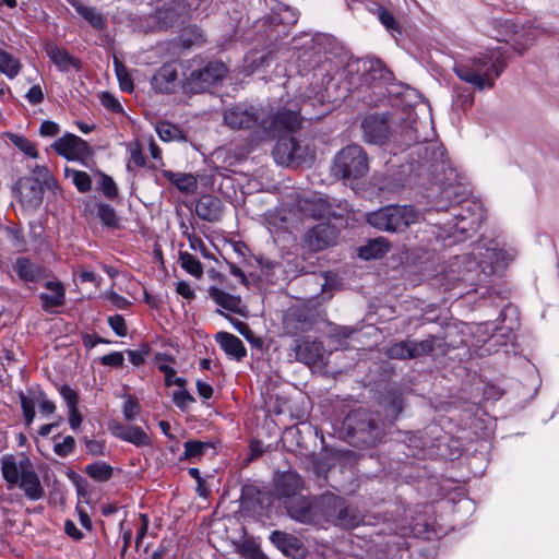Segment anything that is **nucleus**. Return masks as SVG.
I'll use <instances>...</instances> for the list:
<instances>
[{
	"instance_id": "f257e3e1",
	"label": "nucleus",
	"mask_w": 559,
	"mask_h": 559,
	"mask_svg": "<svg viewBox=\"0 0 559 559\" xmlns=\"http://www.w3.org/2000/svg\"><path fill=\"white\" fill-rule=\"evenodd\" d=\"M417 153L427 164L424 170L431 174L436 183L442 187L441 199L436 202L435 210L451 211L453 218L444 224V233L449 237H455L456 234L465 235L476 230L484 218L481 204L461 198L463 188L453 185L456 171L447 158L444 147L439 142H431L418 146Z\"/></svg>"
},
{
	"instance_id": "f03ea898",
	"label": "nucleus",
	"mask_w": 559,
	"mask_h": 559,
	"mask_svg": "<svg viewBox=\"0 0 559 559\" xmlns=\"http://www.w3.org/2000/svg\"><path fill=\"white\" fill-rule=\"evenodd\" d=\"M224 122L231 129L250 130L254 140L262 141L299 128L300 117L293 108L239 104L225 110Z\"/></svg>"
},
{
	"instance_id": "7ed1b4c3",
	"label": "nucleus",
	"mask_w": 559,
	"mask_h": 559,
	"mask_svg": "<svg viewBox=\"0 0 559 559\" xmlns=\"http://www.w3.org/2000/svg\"><path fill=\"white\" fill-rule=\"evenodd\" d=\"M361 130L365 142L370 144H383L391 134L400 132L405 142L412 145V155L417 156L416 163L419 167L423 169L427 167L423 158H419L417 148L435 141L429 140L431 135L429 123L418 120L413 110H407L402 116L392 117L378 114L369 115L361 121Z\"/></svg>"
},
{
	"instance_id": "20e7f679",
	"label": "nucleus",
	"mask_w": 559,
	"mask_h": 559,
	"mask_svg": "<svg viewBox=\"0 0 559 559\" xmlns=\"http://www.w3.org/2000/svg\"><path fill=\"white\" fill-rule=\"evenodd\" d=\"M506 67V58L501 48H492L456 63L453 70L462 81L478 90H484L493 87L495 81Z\"/></svg>"
},
{
	"instance_id": "39448f33",
	"label": "nucleus",
	"mask_w": 559,
	"mask_h": 559,
	"mask_svg": "<svg viewBox=\"0 0 559 559\" xmlns=\"http://www.w3.org/2000/svg\"><path fill=\"white\" fill-rule=\"evenodd\" d=\"M0 468L8 489L19 488L32 501L40 500L45 496L35 466L24 453L3 455L0 459Z\"/></svg>"
},
{
	"instance_id": "423d86ee",
	"label": "nucleus",
	"mask_w": 559,
	"mask_h": 559,
	"mask_svg": "<svg viewBox=\"0 0 559 559\" xmlns=\"http://www.w3.org/2000/svg\"><path fill=\"white\" fill-rule=\"evenodd\" d=\"M349 443L355 447H374L384 436L383 423H379L368 409H356L344 420Z\"/></svg>"
},
{
	"instance_id": "0eeeda50",
	"label": "nucleus",
	"mask_w": 559,
	"mask_h": 559,
	"mask_svg": "<svg viewBox=\"0 0 559 559\" xmlns=\"http://www.w3.org/2000/svg\"><path fill=\"white\" fill-rule=\"evenodd\" d=\"M419 213L412 205H388L366 214L367 223L381 231L402 233L418 221Z\"/></svg>"
},
{
	"instance_id": "6e6552de",
	"label": "nucleus",
	"mask_w": 559,
	"mask_h": 559,
	"mask_svg": "<svg viewBox=\"0 0 559 559\" xmlns=\"http://www.w3.org/2000/svg\"><path fill=\"white\" fill-rule=\"evenodd\" d=\"M368 171V155L358 144L347 145L337 152L331 167L332 175L344 180L359 179Z\"/></svg>"
},
{
	"instance_id": "1a4fd4ad",
	"label": "nucleus",
	"mask_w": 559,
	"mask_h": 559,
	"mask_svg": "<svg viewBox=\"0 0 559 559\" xmlns=\"http://www.w3.org/2000/svg\"><path fill=\"white\" fill-rule=\"evenodd\" d=\"M448 344L440 337L429 335L423 341L404 340L391 344L384 354L391 359L406 360L426 355L443 356L448 353Z\"/></svg>"
},
{
	"instance_id": "9d476101",
	"label": "nucleus",
	"mask_w": 559,
	"mask_h": 559,
	"mask_svg": "<svg viewBox=\"0 0 559 559\" xmlns=\"http://www.w3.org/2000/svg\"><path fill=\"white\" fill-rule=\"evenodd\" d=\"M468 255L472 261H468L467 270L480 269L485 276L501 272L513 258L512 254L498 248L493 242L475 245Z\"/></svg>"
},
{
	"instance_id": "9b49d317",
	"label": "nucleus",
	"mask_w": 559,
	"mask_h": 559,
	"mask_svg": "<svg viewBox=\"0 0 559 559\" xmlns=\"http://www.w3.org/2000/svg\"><path fill=\"white\" fill-rule=\"evenodd\" d=\"M227 74L223 62L210 61L201 69L193 70L183 82V90L188 93H201L222 81Z\"/></svg>"
},
{
	"instance_id": "f8f14e48",
	"label": "nucleus",
	"mask_w": 559,
	"mask_h": 559,
	"mask_svg": "<svg viewBox=\"0 0 559 559\" xmlns=\"http://www.w3.org/2000/svg\"><path fill=\"white\" fill-rule=\"evenodd\" d=\"M55 152L68 160L85 163L91 156V148L80 136L67 133L52 144Z\"/></svg>"
},
{
	"instance_id": "ddd939ff",
	"label": "nucleus",
	"mask_w": 559,
	"mask_h": 559,
	"mask_svg": "<svg viewBox=\"0 0 559 559\" xmlns=\"http://www.w3.org/2000/svg\"><path fill=\"white\" fill-rule=\"evenodd\" d=\"M337 508H340V497L334 493H324L319 498H314L312 525H335Z\"/></svg>"
},
{
	"instance_id": "4468645a",
	"label": "nucleus",
	"mask_w": 559,
	"mask_h": 559,
	"mask_svg": "<svg viewBox=\"0 0 559 559\" xmlns=\"http://www.w3.org/2000/svg\"><path fill=\"white\" fill-rule=\"evenodd\" d=\"M293 350L295 353V359L302 364L317 366L323 361L324 346L319 341H310L308 338L298 340Z\"/></svg>"
},
{
	"instance_id": "2eb2a0df",
	"label": "nucleus",
	"mask_w": 559,
	"mask_h": 559,
	"mask_svg": "<svg viewBox=\"0 0 559 559\" xmlns=\"http://www.w3.org/2000/svg\"><path fill=\"white\" fill-rule=\"evenodd\" d=\"M179 85L178 70L174 63H165L151 79V86L156 93H174Z\"/></svg>"
},
{
	"instance_id": "dca6fc26",
	"label": "nucleus",
	"mask_w": 559,
	"mask_h": 559,
	"mask_svg": "<svg viewBox=\"0 0 559 559\" xmlns=\"http://www.w3.org/2000/svg\"><path fill=\"white\" fill-rule=\"evenodd\" d=\"M44 189H46L43 185H40L37 179H27L21 178L17 181V191L20 195L21 202L29 209H37L44 198Z\"/></svg>"
},
{
	"instance_id": "f3484780",
	"label": "nucleus",
	"mask_w": 559,
	"mask_h": 559,
	"mask_svg": "<svg viewBox=\"0 0 559 559\" xmlns=\"http://www.w3.org/2000/svg\"><path fill=\"white\" fill-rule=\"evenodd\" d=\"M45 52L61 72H68L71 69L79 71L82 68L80 59L71 56L66 49L60 48L55 43H47L45 45Z\"/></svg>"
},
{
	"instance_id": "a211bd4d",
	"label": "nucleus",
	"mask_w": 559,
	"mask_h": 559,
	"mask_svg": "<svg viewBox=\"0 0 559 559\" xmlns=\"http://www.w3.org/2000/svg\"><path fill=\"white\" fill-rule=\"evenodd\" d=\"M546 28L536 25L533 22L526 23L518 29L516 36L513 38L512 48L520 55L526 51L535 40L546 34Z\"/></svg>"
},
{
	"instance_id": "6ab92c4d",
	"label": "nucleus",
	"mask_w": 559,
	"mask_h": 559,
	"mask_svg": "<svg viewBox=\"0 0 559 559\" xmlns=\"http://www.w3.org/2000/svg\"><path fill=\"white\" fill-rule=\"evenodd\" d=\"M285 508L292 519L300 523L312 524L313 499L309 500L304 496L293 497L285 501Z\"/></svg>"
},
{
	"instance_id": "aec40b11",
	"label": "nucleus",
	"mask_w": 559,
	"mask_h": 559,
	"mask_svg": "<svg viewBox=\"0 0 559 559\" xmlns=\"http://www.w3.org/2000/svg\"><path fill=\"white\" fill-rule=\"evenodd\" d=\"M336 239V230L328 224H318L306 235V242L313 251H320Z\"/></svg>"
},
{
	"instance_id": "412c9836",
	"label": "nucleus",
	"mask_w": 559,
	"mask_h": 559,
	"mask_svg": "<svg viewBox=\"0 0 559 559\" xmlns=\"http://www.w3.org/2000/svg\"><path fill=\"white\" fill-rule=\"evenodd\" d=\"M45 288L48 289L49 293H41L39 295L41 307L45 311H51L53 308L64 305L66 289L62 283L48 281L45 284Z\"/></svg>"
},
{
	"instance_id": "4be33fe9",
	"label": "nucleus",
	"mask_w": 559,
	"mask_h": 559,
	"mask_svg": "<svg viewBox=\"0 0 559 559\" xmlns=\"http://www.w3.org/2000/svg\"><path fill=\"white\" fill-rule=\"evenodd\" d=\"M302 489V479L295 472H288L283 474L275 487L276 495L286 500L300 496L299 492Z\"/></svg>"
},
{
	"instance_id": "5701e85b",
	"label": "nucleus",
	"mask_w": 559,
	"mask_h": 559,
	"mask_svg": "<svg viewBox=\"0 0 559 559\" xmlns=\"http://www.w3.org/2000/svg\"><path fill=\"white\" fill-rule=\"evenodd\" d=\"M215 340L230 358L239 361L247 355V349L242 341L231 333L218 332Z\"/></svg>"
},
{
	"instance_id": "b1692460",
	"label": "nucleus",
	"mask_w": 559,
	"mask_h": 559,
	"mask_svg": "<svg viewBox=\"0 0 559 559\" xmlns=\"http://www.w3.org/2000/svg\"><path fill=\"white\" fill-rule=\"evenodd\" d=\"M294 145V136H282L277 140L272 151L273 158L277 165H295Z\"/></svg>"
},
{
	"instance_id": "393cba45",
	"label": "nucleus",
	"mask_w": 559,
	"mask_h": 559,
	"mask_svg": "<svg viewBox=\"0 0 559 559\" xmlns=\"http://www.w3.org/2000/svg\"><path fill=\"white\" fill-rule=\"evenodd\" d=\"M13 270L23 282H37L44 276V269L25 257L15 260Z\"/></svg>"
},
{
	"instance_id": "a878e982",
	"label": "nucleus",
	"mask_w": 559,
	"mask_h": 559,
	"mask_svg": "<svg viewBox=\"0 0 559 559\" xmlns=\"http://www.w3.org/2000/svg\"><path fill=\"white\" fill-rule=\"evenodd\" d=\"M335 520V526L354 528L364 522V516L356 507L347 506L345 501L340 498V508H337Z\"/></svg>"
},
{
	"instance_id": "bb28decb",
	"label": "nucleus",
	"mask_w": 559,
	"mask_h": 559,
	"mask_svg": "<svg viewBox=\"0 0 559 559\" xmlns=\"http://www.w3.org/2000/svg\"><path fill=\"white\" fill-rule=\"evenodd\" d=\"M197 215L206 222H215L221 216V202L212 195H203L195 204Z\"/></svg>"
},
{
	"instance_id": "cd10ccee",
	"label": "nucleus",
	"mask_w": 559,
	"mask_h": 559,
	"mask_svg": "<svg viewBox=\"0 0 559 559\" xmlns=\"http://www.w3.org/2000/svg\"><path fill=\"white\" fill-rule=\"evenodd\" d=\"M210 297L214 300L216 305L219 307L235 312L240 313L241 311V298L237 295H231L221 288L211 287L209 290Z\"/></svg>"
},
{
	"instance_id": "c85d7f7f",
	"label": "nucleus",
	"mask_w": 559,
	"mask_h": 559,
	"mask_svg": "<svg viewBox=\"0 0 559 559\" xmlns=\"http://www.w3.org/2000/svg\"><path fill=\"white\" fill-rule=\"evenodd\" d=\"M295 146V165H311L316 159L314 143L310 139H296L294 138Z\"/></svg>"
},
{
	"instance_id": "c756f323",
	"label": "nucleus",
	"mask_w": 559,
	"mask_h": 559,
	"mask_svg": "<svg viewBox=\"0 0 559 559\" xmlns=\"http://www.w3.org/2000/svg\"><path fill=\"white\" fill-rule=\"evenodd\" d=\"M201 1L198 0H191L188 2L187 7H180L179 3L176 7H168L164 10H160L158 12V19L163 20L164 15L166 19H169V21L164 22V26L168 27L171 26L175 22L178 21L179 16L181 15H188L189 13L193 11H198L200 9Z\"/></svg>"
},
{
	"instance_id": "7c9ffc66",
	"label": "nucleus",
	"mask_w": 559,
	"mask_h": 559,
	"mask_svg": "<svg viewBox=\"0 0 559 559\" xmlns=\"http://www.w3.org/2000/svg\"><path fill=\"white\" fill-rule=\"evenodd\" d=\"M390 249V242L383 238L378 237L370 240L366 246L358 250V255L364 260H372L382 258Z\"/></svg>"
},
{
	"instance_id": "2f4dec72",
	"label": "nucleus",
	"mask_w": 559,
	"mask_h": 559,
	"mask_svg": "<svg viewBox=\"0 0 559 559\" xmlns=\"http://www.w3.org/2000/svg\"><path fill=\"white\" fill-rule=\"evenodd\" d=\"M165 176L181 192L193 193L198 189V180L191 174L167 171Z\"/></svg>"
},
{
	"instance_id": "473e14b6",
	"label": "nucleus",
	"mask_w": 559,
	"mask_h": 559,
	"mask_svg": "<svg viewBox=\"0 0 559 559\" xmlns=\"http://www.w3.org/2000/svg\"><path fill=\"white\" fill-rule=\"evenodd\" d=\"M493 34L492 36L498 40V41H506V43H509L511 41V44H513V38L516 36L518 34V29L519 27L516 26V24L511 21V20H495L493 22Z\"/></svg>"
},
{
	"instance_id": "72a5a7b5",
	"label": "nucleus",
	"mask_w": 559,
	"mask_h": 559,
	"mask_svg": "<svg viewBox=\"0 0 559 559\" xmlns=\"http://www.w3.org/2000/svg\"><path fill=\"white\" fill-rule=\"evenodd\" d=\"M74 9L81 17L96 29H104L106 27V19L96 8L76 3L74 4Z\"/></svg>"
},
{
	"instance_id": "f704fd0d",
	"label": "nucleus",
	"mask_w": 559,
	"mask_h": 559,
	"mask_svg": "<svg viewBox=\"0 0 559 559\" xmlns=\"http://www.w3.org/2000/svg\"><path fill=\"white\" fill-rule=\"evenodd\" d=\"M22 69L20 60L12 53L2 49L0 51V73L5 75L9 80L15 79Z\"/></svg>"
},
{
	"instance_id": "c9c22d12",
	"label": "nucleus",
	"mask_w": 559,
	"mask_h": 559,
	"mask_svg": "<svg viewBox=\"0 0 559 559\" xmlns=\"http://www.w3.org/2000/svg\"><path fill=\"white\" fill-rule=\"evenodd\" d=\"M270 539L287 556H290L298 547V538L285 532L274 531L271 533Z\"/></svg>"
},
{
	"instance_id": "e433bc0d",
	"label": "nucleus",
	"mask_w": 559,
	"mask_h": 559,
	"mask_svg": "<svg viewBox=\"0 0 559 559\" xmlns=\"http://www.w3.org/2000/svg\"><path fill=\"white\" fill-rule=\"evenodd\" d=\"M66 178L71 179L75 188L82 192H88L92 189V180L87 173L83 170L73 169L70 167L64 168Z\"/></svg>"
},
{
	"instance_id": "4c0bfd02",
	"label": "nucleus",
	"mask_w": 559,
	"mask_h": 559,
	"mask_svg": "<svg viewBox=\"0 0 559 559\" xmlns=\"http://www.w3.org/2000/svg\"><path fill=\"white\" fill-rule=\"evenodd\" d=\"M86 475L95 481H107L112 477V467L105 462H94L85 467Z\"/></svg>"
},
{
	"instance_id": "58836bf2",
	"label": "nucleus",
	"mask_w": 559,
	"mask_h": 559,
	"mask_svg": "<svg viewBox=\"0 0 559 559\" xmlns=\"http://www.w3.org/2000/svg\"><path fill=\"white\" fill-rule=\"evenodd\" d=\"M179 262L181 267L192 276L200 278L203 275V266L201 262L187 251L179 253Z\"/></svg>"
},
{
	"instance_id": "ea45409f",
	"label": "nucleus",
	"mask_w": 559,
	"mask_h": 559,
	"mask_svg": "<svg viewBox=\"0 0 559 559\" xmlns=\"http://www.w3.org/2000/svg\"><path fill=\"white\" fill-rule=\"evenodd\" d=\"M27 179H37L46 189L56 190L58 189V183L49 169L43 165H36L32 170V176L26 177Z\"/></svg>"
},
{
	"instance_id": "a19ab883",
	"label": "nucleus",
	"mask_w": 559,
	"mask_h": 559,
	"mask_svg": "<svg viewBox=\"0 0 559 559\" xmlns=\"http://www.w3.org/2000/svg\"><path fill=\"white\" fill-rule=\"evenodd\" d=\"M11 143L31 158H37L39 153L37 147L27 138L19 134H9Z\"/></svg>"
},
{
	"instance_id": "79ce46f5",
	"label": "nucleus",
	"mask_w": 559,
	"mask_h": 559,
	"mask_svg": "<svg viewBox=\"0 0 559 559\" xmlns=\"http://www.w3.org/2000/svg\"><path fill=\"white\" fill-rule=\"evenodd\" d=\"M124 441L130 442L135 447L151 445L148 435L139 426H128Z\"/></svg>"
},
{
	"instance_id": "37998d69",
	"label": "nucleus",
	"mask_w": 559,
	"mask_h": 559,
	"mask_svg": "<svg viewBox=\"0 0 559 559\" xmlns=\"http://www.w3.org/2000/svg\"><path fill=\"white\" fill-rule=\"evenodd\" d=\"M114 66H115V72H116L117 79L119 81L120 88L123 92H129V93L132 92L133 87H134L133 82H132V79L130 78L124 64L118 58L115 57Z\"/></svg>"
},
{
	"instance_id": "c03bdc74",
	"label": "nucleus",
	"mask_w": 559,
	"mask_h": 559,
	"mask_svg": "<svg viewBox=\"0 0 559 559\" xmlns=\"http://www.w3.org/2000/svg\"><path fill=\"white\" fill-rule=\"evenodd\" d=\"M156 132L160 140L165 142L177 140L181 135V131L178 127L166 121H162L156 124Z\"/></svg>"
},
{
	"instance_id": "a18cd8bd",
	"label": "nucleus",
	"mask_w": 559,
	"mask_h": 559,
	"mask_svg": "<svg viewBox=\"0 0 559 559\" xmlns=\"http://www.w3.org/2000/svg\"><path fill=\"white\" fill-rule=\"evenodd\" d=\"M97 217L107 227H116L118 225L117 214L115 210L108 204H97Z\"/></svg>"
},
{
	"instance_id": "49530a36",
	"label": "nucleus",
	"mask_w": 559,
	"mask_h": 559,
	"mask_svg": "<svg viewBox=\"0 0 559 559\" xmlns=\"http://www.w3.org/2000/svg\"><path fill=\"white\" fill-rule=\"evenodd\" d=\"M98 190L108 199H115L118 195L116 182L110 176L103 173L99 174Z\"/></svg>"
},
{
	"instance_id": "de8ad7c7",
	"label": "nucleus",
	"mask_w": 559,
	"mask_h": 559,
	"mask_svg": "<svg viewBox=\"0 0 559 559\" xmlns=\"http://www.w3.org/2000/svg\"><path fill=\"white\" fill-rule=\"evenodd\" d=\"M185 456L187 459L200 457L204 454L205 450L210 448V444L206 442H201L197 440H189L185 442Z\"/></svg>"
},
{
	"instance_id": "09e8293b",
	"label": "nucleus",
	"mask_w": 559,
	"mask_h": 559,
	"mask_svg": "<svg viewBox=\"0 0 559 559\" xmlns=\"http://www.w3.org/2000/svg\"><path fill=\"white\" fill-rule=\"evenodd\" d=\"M468 331L475 333L477 336L476 345L485 344L492 336L488 323H473L466 326Z\"/></svg>"
},
{
	"instance_id": "8fccbe9b",
	"label": "nucleus",
	"mask_w": 559,
	"mask_h": 559,
	"mask_svg": "<svg viewBox=\"0 0 559 559\" xmlns=\"http://www.w3.org/2000/svg\"><path fill=\"white\" fill-rule=\"evenodd\" d=\"M21 407L23 411L25 425L26 427H31L33 420L35 418V405L34 402L26 397L23 393L20 394Z\"/></svg>"
},
{
	"instance_id": "3c124183",
	"label": "nucleus",
	"mask_w": 559,
	"mask_h": 559,
	"mask_svg": "<svg viewBox=\"0 0 559 559\" xmlns=\"http://www.w3.org/2000/svg\"><path fill=\"white\" fill-rule=\"evenodd\" d=\"M122 412L124 418L129 421H132L138 417L140 413V404L132 396H127L123 403Z\"/></svg>"
},
{
	"instance_id": "603ef678",
	"label": "nucleus",
	"mask_w": 559,
	"mask_h": 559,
	"mask_svg": "<svg viewBox=\"0 0 559 559\" xmlns=\"http://www.w3.org/2000/svg\"><path fill=\"white\" fill-rule=\"evenodd\" d=\"M75 440L71 436H67L62 442L55 443L53 451L61 457L68 456L74 449Z\"/></svg>"
},
{
	"instance_id": "864d4df0",
	"label": "nucleus",
	"mask_w": 559,
	"mask_h": 559,
	"mask_svg": "<svg viewBox=\"0 0 559 559\" xmlns=\"http://www.w3.org/2000/svg\"><path fill=\"white\" fill-rule=\"evenodd\" d=\"M379 20L380 22L385 26L388 31H390L392 34L396 32L397 34H401V28L395 21L394 16L386 10L382 9L379 11Z\"/></svg>"
},
{
	"instance_id": "5fc2aeb1",
	"label": "nucleus",
	"mask_w": 559,
	"mask_h": 559,
	"mask_svg": "<svg viewBox=\"0 0 559 559\" xmlns=\"http://www.w3.org/2000/svg\"><path fill=\"white\" fill-rule=\"evenodd\" d=\"M173 402L180 409H185L189 404L194 402V399L186 389H182L173 393Z\"/></svg>"
},
{
	"instance_id": "6e6d98bb",
	"label": "nucleus",
	"mask_w": 559,
	"mask_h": 559,
	"mask_svg": "<svg viewBox=\"0 0 559 559\" xmlns=\"http://www.w3.org/2000/svg\"><path fill=\"white\" fill-rule=\"evenodd\" d=\"M108 324L118 336H126L128 333L126 321L122 316L115 314L108 318Z\"/></svg>"
},
{
	"instance_id": "4d7b16f0",
	"label": "nucleus",
	"mask_w": 559,
	"mask_h": 559,
	"mask_svg": "<svg viewBox=\"0 0 559 559\" xmlns=\"http://www.w3.org/2000/svg\"><path fill=\"white\" fill-rule=\"evenodd\" d=\"M100 102H102L104 107H106L107 109H109V110H111L114 112L122 111L121 104L110 93H107V92L103 93L102 96H100Z\"/></svg>"
},
{
	"instance_id": "13d9d810",
	"label": "nucleus",
	"mask_w": 559,
	"mask_h": 559,
	"mask_svg": "<svg viewBox=\"0 0 559 559\" xmlns=\"http://www.w3.org/2000/svg\"><path fill=\"white\" fill-rule=\"evenodd\" d=\"M60 394L66 401L69 409L78 407V394L69 385H62L60 388Z\"/></svg>"
},
{
	"instance_id": "bf43d9fd",
	"label": "nucleus",
	"mask_w": 559,
	"mask_h": 559,
	"mask_svg": "<svg viewBox=\"0 0 559 559\" xmlns=\"http://www.w3.org/2000/svg\"><path fill=\"white\" fill-rule=\"evenodd\" d=\"M190 249L193 251H199L204 258H211V253L207 251V248L203 240L195 235H190L188 237Z\"/></svg>"
},
{
	"instance_id": "052dcab7",
	"label": "nucleus",
	"mask_w": 559,
	"mask_h": 559,
	"mask_svg": "<svg viewBox=\"0 0 559 559\" xmlns=\"http://www.w3.org/2000/svg\"><path fill=\"white\" fill-rule=\"evenodd\" d=\"M123 360V355L120 352H114L100 358L102 365L110 367H121Z\"/></svg>"
},
{
	"instance_id": "680f3d73",
	"label": "nucleus",
	"mask_w": 559,
	"mask_h": 559,
	"mask_svg": "<svg viewBox=\"0 0 559 559\" xmlns=\"http://www.w3.org/2000/svg\"><path fill=\"white\" fill-rule=\"evenodd\" d=\"M26 99L32 105H37L41 103L44 99V93L41 87L38 84L33 85L26 93Z\"/></svg>"
},
{
	"instance_id": "e2e57ef3",
	"label": "nucleus",
	"mask_w": 559,
	"mask_h": 559,
	"mask_svg": "<svg viewBox=\"0 0 559 559\" xmlns=\"http://www.w3.org/2000/svg\"><path fill=\"white\" fill-rule=\"evenodd\" d=\"M59 126L50 120H45L41 122L39 128V133L43 136H55L59 133Z\"/></svg>"
},
{
	"instance_id": "0e129e2a",
	"label": "nucleus",
	"mask_w": 559,
	"mask_h": 559,
	"mask_svg": "<svg viewBox=\"0 0 559 559\" xmlns=\"http://www.w3.org/2000/svg\"><path fill=\"white\" fill-rule=\"evenodd\" d=\"M40 401H39V411L43 415H51L56 411V405L52 401L47 400L44 393L39 394Z\"/></svg>"
},
{
	"instance_id": "69168bd1",
	"label": "nucleus",
	"mask_w": 559,
	"mask_h": 559,
	"mask_svg": "<svg viewBox=\"0 0 559 559\" xmlns=\"http://www.w3.org/2000/svg\"><path fill=\"white\" fill-rule=\"evenodd\" d=\"M106 297L115 307L119 309H124L129 305V301L124 297L118 295L115 292H108Z\"/></svg>"
},
{
	"instance_id": "338daca9",
	"label": "nucleus",
	"mask_w": 559,
	"mask_h": 559,
	"mask_svg": "<svg viewBox=\"0 0 559 559\" xmlns=\"http://www.w3.org/2000/svg\"><path fill=\"white\" fill-rule=\"evenodd\" d=\"M109 430L115 437L124 441L128 426L115 421L109 425Z\"/></svg>"
},
{
	"instance_id": "774afa93",
	"label": "nucleus",
	"mask_w": 559,
	"mask_h": 559,
	"mask_svg": "<svg viewBox=\"0 0 559 559\" xmlns=\"http://www.w3.org/2000/svg\"><path fill=\"white\" fill-rule=\"evenodd\" d=\"M177 293L186 299H192L195 296L194 290L186 282L178 283Z\"/></svg>"
}]
</instances>
